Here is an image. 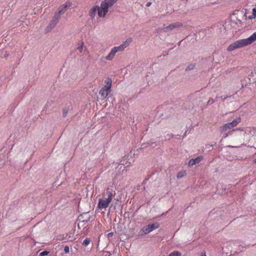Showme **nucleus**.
<instances>
[{"label": "nucleus", "instance_id": "1", "mask_svg": "<svg viewBox=\"0 0 256 256\" xmlns=\"http://www.w3.org/2000/svg\"><path fill=\"white\" fill-rule=\"evenodd\" d=\"M256 40V32H254L250 37L234 42L230 44L227 48V50L230 52L236 49L244 47L250 44Z\"/></svg>", "mask_w": 256, "mask_h": 256}, {"label": "nucleus", "instance_id": "2", "mask_svg": "<svg viewBox=\"0 0 256 256\" xmlns=\"http://www.w3.org/2000/svg\"><path fill=\"white\" fill-rule=\"evenodd\" d=\"M108 196L106 198H100L98 204V207L100 210L106 209L112 201V197L114 196L111 190L108 188L106 193Z\"/></svg>", "mask_w": 256, "mask_h": 256}, {"label": "nucleus", "instance_id": "3", "mask_svg": "<svg viewBox=\"0 0 256 256\" xmlns=\"http://www.w3.org/2000/svg\"><path fill=\"white\" fill-rule=\"evenodd\" d=\"M118 0H104L100 4V11L98 12V16H106L107 14L108 8H111Z\"/></svg>", "mask_w": 256, "mask_h": 256}, {"label": "nucleus", "instance_id": "4", "mask_svg": "<svg viewBox=\"0 0 256 256\" xmlns=\"http://www.w3.org/2000/svg\"><path fill=\"white\" fill-rule=\"evenodd\" d=\"M241 122V118L240 117L237 118L234 120L230 122H228L224 124L220 128V131L222 133L226 132L228 129H231L233 128L236 127L240 122Z\"/></svg>", "mask_w": 256, "mask_h": 256}, {"label": "nucleus", "instance_id": "5", "mask_svg": "<svg viewBox=\"0 0 256 256\" xmlns=\"http://www.w3.org/2000/svg\"><path fill=\"white\" fill-rule=\"evenodd\" d=\"M60 21L59 17H52V18L48 24L45 28V33L48 34L56 27Z\"/></svg>", "mask_w": 256, "mask_h": 256}, {"label": "nucleus", "instance_id": "6", "mask_svg": "<svg viewBox=\"0 0 256 256\" xmlns=\"http://www.w3.org/2000/svg\"><path fill=\"white\" fill-rule=\"evenodd\" d=\"M132 42V38H129L126 40L122 44L118 46H114V48L116 52H122L126 48H127L130 44Z\"/></svg>", "mask_w": 256, "mask_h": 256}, {"label": "nucleus", "instance_id": "7", "mask_svg": "<svg viewBox=\"0 0 256 256\" xmlns=\"http://www.w3.org/2000/svg\"><path fill=\"white\" fill-rule=\"evenodd\" d=\"M71 6L72 2L70 1L66 2L58 8L57 12H56L55 16L63 14L68 10V8Z\"/></svg>", "mask_w": 256, "mask_h": 256}, {"label": "nucleus", "instance_id": "8", "mask_svg": "<svg viewBox=\"0 0 256 256\" xmlns=\"http://www.w3.org/2000/svg\"><path fill=\"white\" fill-rule=\"evenodd\" d=\"M204 158L202 156H200L195 158L190 159L188 162V166H192L200 162Z\"/></svg>", "mask_w": 256, "mask_h": 256}, {"label": "nucleus", "instance_id": "9", "mask_svg": "<svg viewBox=\"0 0 256 256\" xmlns=\"http://www.w3.org/2000/svg\"><path fill=\"white\" fill-rule=\"evenodd\" d=\"M182 26V24L178 22L170 24L168 26L164 28L165 32H168L169 30H174L176 28H180Z\"/></svg>", "mask_w": 256, "mask_h": 256}, {"label": "nucleus", "instance_id": "10", "mask_svg": "<svg viewBox=\"0 0 256 256\" xmlns=\"http://www.w3.org/2000/svg\"><path fill=\"white\" fill-rule=\"evenodd\" d=\"M100 11V7L98 6H95L90 10V16H95L97 13L98 14Z\"/></svg>", "mask_w": 256, "mask_h": 256}, {"label": "nucleus", "instance_id": "11", "mask_svg": "<svg viewBox=\"0 0 256 256\" xmlns=\"http://www.w3.org/2000/svg\"><path fill=\"white\" fill-rule=\"evenodd\" d=\"M76 50L80 52V55L82 56L85 54L86 52V48H84V42H80L76 47Z\"/></svg>", "mask_w": 256, "mask_h": 256}, {"label": "nucleus", "instance_id": "12", "mask_svg": "<svg viewBox=\"0 0 256 256\" xmlns=\"http://www.w3.org/2000/svg\"><path fill=\"white\" fill-rule=\"evenodd\" d=\"M150 230L148 226L146 225L142 227L140 230L138 232V235L140 236H144L150 232Z\"/></svg>", "mask_w": 256, "mask_h": 256}, {"label": "nucleus", "instance_id": "13", "mask_svg": "<svg viewBox=\"0 0 256 256\" xmlns=\"http://www.w3.org/2000/svg\"><path fill=\"white\" fill-rule=\"evenodd\" d=\"M116 52L114 49V48H112L106 57V59L108 60H112L113 58H114V56H116Z\"/></svg>", "mask_w": 256, "mask_h": 256}, {"label": "nucleus", "instance_id": "14", "mask_svg": "<svg viewBox=\"0 0 256 256\" xmlns=\"http://www.w3.org/2000/svg\"><path fill=\"white\" fill-rule=\"evenodd\" d=\"M111 90H108V89L102 87L100 90V94L104 98H106Z\"/></svg>", "mask_w": 256, "mask_h": 256}, {"label": "nucleus", "instance_id": "15", "mask_svg": "<svg viewBox=\"0 0 256 256\" xmlns=\"http://www.w3.org/2000/svg\"><path fill=\"white\" fill-rule=\"evenodd\" d=\"M152 232L154 230L160 227V224L158 222H156L154 223L150 224L147 225Z\"/></svg>", "mask_w": 256, "mask_h": 256}, {"label": "nucleus", "instance_id": "16", "mask_svg": "<svg viewBox=\"0 0 256 256\" xmlns=\"http://www.w3.org/2000/svg\"><path fill=\"white\" fill-rule=\"evenodd\" d=\"M240 12H242V13L244 12V16H247L248 14H250L251 13V12H250V10H247L246 9H242V11H240V10L236 11L234 13H233V14L234 15V14L239 15V14H239Z\"/></svg>", "mask_w": 256, "mask_h": 256}, {"label": "nucleus", "instance_id": "17", "mask_svg": "<svg viewBox=\"0 0 256 256\" xmlns=\"http://www.w3.org/2000/svg\"><path fill=\"white\" fill-rule=\"evenodd\" d=\"M112 80L108 78L106 82V84L104 86V88L108 89V90H111L110 88L112 86Z\"/></svg>", "mask_w": 256, "mask_h": 256}, {"label": "nucleus", "instance_id": "18", "mask_svg": "<svg viewBox=\"0 0 256 256\" xmlns=\"http://www.w3.org/2000/svg\"><path fill=\"white\" fill-rule=\"evenodd\" d=\"M156 141L154 140H151L147 144H144L142 145V148H146L147 145L148 146H152V144L155 143Z\"/></svg>", "mask_w": 256, "mask_h": 256}, {"label": "nucleus", "instance_id": "19", "mask_svg": "<svg viewBox=\"0 0 256 256\" xmlns=\"http://www.w3.org/2000/svg\"><path fill=\"white\" fill-rule=\"evenodd\" d=\"M90 242L91 239L89 238H87L82 242V244L83 246H86L90 243Z\"/></svg>", "mask_w": 256, "mask_h": 256}, {"label": "nucleus", "instance_id": "20", "mask_svg": "<svg viewBox=\"0 0 256 256\" xmlns=\"http://www.w3.org/2000/svg\"><path fill=\"white\" fill-rule=\"evenodd\" d=\"M186 174V171L182 170V171H180L178 172V174H177L176 177L178 178H182L184 177V176H185Z\"/></svg>", "mask_w": 256, "mask_h": 256}, {"label": "nucleus", "instance_id": "21", "mask_svg": "<svg viewBox=\"0 0 256 256\" xmlns=\"http://www.w3.org/2000/svg\"><path fill=\"white\" fill-rule=\"evenodd\" d=\"M195 68V64H190L188 65L186 68V71H189V70H192L194 68Z\"/></svg>", "mask_w": 256, "mask_h": 256}, {"label": "nucleus", "instance_id": "22", "mask_svg": "<svg viewBox=\"0 0 256 256\" xmlns=\"http://www.w3.org/2000/svg\"><path fill=\"white\" fill-rule=\"evenodd\" d=\"M231 98V96H226L224 97V98H222V96H216V100H217L218 99H221L222 102H224L226 99H228V98Z\"/></svg>", "mask_w": 256, "mask_h": 256}, {"label": "nucleus", "instance_id": "23", "mask_svg": "<svg viewBox=\"0 0 256 256\" xmlns=\"http://www.w3.org/2000/svg\"><path fill=\"white\" fill-rule=\"evenodd\" d=\"M68 113V108H64L62 110V116L63 117H66L67 116Z\"/></svg>", "mask_w": 256, "mask_h": 256}, {"label": "nucleus", "instance_id": "24", "mask_svg": "<svg viewBox=\"0 0 256 256\" xmlns=\"http://www.w3.org/2000/svg\"><path fill=\"white\" fill-rule=\"evenodd\" d=\"M50 253V252L47 250H44L40 254V256H45L48 255Z\"/></svg>", "mask_w": 256, "mask_h": 256}, {"label": "nucleus", "instance_id": "25", "mask_svg": "<svg viewBox=\"0 0 256 256\" xmlns=\"http://www.w3.org/2000/svg\"><path fill=\"white\" fill-rule=\"evenodd\" d=\"M64 252L66 254L70 252V248L68 246H67L64 248Z\"/></svg>", "mask_w": 256, "mask_h": 256}, {"label": "nucleus", "instance_id": "26", "mask_svg": "<svg viewBox=\"0 0 256 256\" xmlns=\"http://www.w3.org/2000/svg\"><path fill=\"white\" fill-rule=\"evenodd\" d=\"M214 102L212 98H210L207 102V105H210Z\"/></svg>", "mask_w": 256, "mask_h": 256}, {"label": "nucleus", "instance_id": "27", "mask_svg": "<svg viewBox=\"0 0 256 256\" xmlns=\"http://www.w3.org/2000/svg\"><path fill=\"white\" fill-rule=\"evenodd\" d=\"M124 168H125V166L123 164L119 165V170H122V171H124Z\"/></svg>", "mask_w": 256, "mask_h": 256}, {"label": "nucleus", "instance_id": "28", "mask_svg": "<svg viewBox=\"0 0 256 256\" xmlns=\"http://www.w3.org/2000/svg\"><path fill=\"white\" fill-rule=\"evenodd\" d=\"M237 130H240V131H244V129L243 128H236L235 129H233V131H237Z\"/></svg>", "mask_w": 256, "mask_h": 256}, {"label": "nucleus", "instance_id": "29", "mask_svg": "<svg viewBox=\"0 0 256 256\" xmlns=\"http://www.w3.org/2000/svg\"><path fill=\"white\" fill-rule=\"evenodd\" d=\"M252 16H256V8H255L252 9Z\"/></svg>", "mask_w": 256, "mask_h": 256}, {"label": "nucleus", "instance_id": "30", "mask_svg": "<svg viewBox=\"0 0 256 256\" xmlns=\"http://www.w3.org/2000/svg\"><path fill=\"white\" fill-rule=\"evenodd\" d=\"M114 235V233L112 232H110L108 234V237H112V236Z\"/></svg>", "mask_w": 256, "mask_h": 256}, {"label": "nucleus", "instance_id": "31", "mask_svg": "<svg viewBox=\"0 0 256 256\" xmlns=\"http://www.w3.org/2000/svg\"><path fill=\"white\" fill-rule=\"evenodd\" d=\"M90 216H88V217H87L86 220H83V222H88V221H89L90 220Z\"/></svg>", "mask_w": 256, "mask_h": 256}, {"label": "nucleus", "instance_id": "32", "mask_svg": "<svg viewBox=\"0 0 256 256\" xmlns=\"http://www.w3.org/2000/svg\"><path fill=\"white\" fill-rule=\"evenodd\" d=\"M151 4H152V2H147V3H146V7H148V6H150Z\"/></svg>", "mask_w": 256, "mask_h": 256}, {"label": "nucleus", "instance_id": "33", "mask_svg": "<svg viewBox=\"0 0 256 256\" xmlns=\"http://www.w3.org/2000/svg\"><path fill=\"white\" fill-rule=\"evenodd\" d=\"M234 131H233V130H230V131H229L227 134H228V135H231L232 134V132H234Z\"/></svg>", "mask_w": 256, "mask_h": 256}, {"label": "nucleus", "instance_id": "34", "mask_svg": "<svg viewBox=\"0 0 256 256\" xmlns=\"http://www.w3.org/2000/svg\"><path fill=\"white\" fill-rule=\"evenodd\" d=\"M228 136V134H224V136H223L222 138H226Z\"/></svg>", "mask_w": 256, "mask_h": 256}, {"label": "nucleus", "instance_id": "35", "mask_svg": "<svg viewBox=\"0 0 256 256\" xmlns=\"http://www.w3.org/2000/svg\"><path fill=\"white\" fill-rule=\"evenodd\" d=\"M250 20L256 18V17H248Z\"/></svg>", "mask_w": 256, "mask_h": 256}, {"label": "nucleus", "instance_id": "36", "mask_svg": "<svg viewBox=\"0 0 256 256\" xmlns=\"http://www.w3.org/2000/svg\"><path fill=\"white\" fill-rule=\"evenodd\" d=\"M234 244H236L237 245L238 244H239V242L238 241H236L234 242Z\"/></svg>", "mask_w": 256, "mask_h": 256}, {"label": "nucleus", "instance_id": "37", "mask_svg": "<svg viewBox=\"0 0 256 256\" xmlns=\"http://www.w3.org/2000/svg\"><path fill=\"white\" fill-rule=\"evenodd\" d=\"M253 162L256 164V158H254L253 160Z\"/></svg>", "mask_w": 256, "mask_h": 256}, {"label": "nucleus", "instance_id": "38", "mask_svg": "<svg viewBox=\"0 0 256 256\" xmlns=\"http://www.w3.org/2000/svg\"><path fill=\"white\" fill-rule=\"evenodd\" d=\"M168 52H169V50H168L167 52H166V54H164V56H166V55H168Z\"/></svg>", "mask_w": 256, "mask_h": 256}, {"label": "nucleus", "instance_id": "39", "mask_svg": "<svg viewBox=\"0 0 256 256\" xmlns=\"http://www.w3.org/2000/svg\"><path fill=\"white\" fill-rule=\"evenodd\" d=\"M168 52H169V50H168L167 52H166V54H164V56H166V55H168Z\"/></svg>", "mask_w": 256, "mask_h": 256}, {"label": "nucleus", "instance_id": "40", "mask_svg": "<svg viewBox=\"0 0 256 256\" xmlns=\"http://www.w3.org/2000/svg\"><path fill=\"white\" fill-rule=\"evenodd\" d=\"M201 256H206V254H203L201 255Z\"/></svg>", "mask_w": 256, "mask_h": 256}, {"label": "nucleus", "instance_id": "41", "mask_svg": "<svg viewBox=\"0 0 256 256\" xmlns=\"http://www.w3.org/2000/svg\"><path fill=\"white\" fill-rule=\"evenodd\" d=\"M87 214H88V213H84V215H86H86H87Z\"/></svg>", "mask_w": 256, "mask_h": 256}]
</instances>
